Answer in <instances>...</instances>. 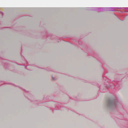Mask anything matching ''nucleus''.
<instances>
[{
  "instance_id": "nucleus-1",
  "label": "nucleus",
  "mask_w": 128,
  "mask_h": 128,
  "mask_svg": "<svg viewBox=\"0 0 128 128\" xmlns=\"http://www.w3.org/2000/svg\"><path fill=\"white\" fill-rule=\"evenodd\" d=\"M115 102L112 100H110L108 102V104L110 106H112L114 104Z\"/></svg>"
},
{
  "instance_id": "nucleus-2",
  "label": "nucleus",
  "mask_w": 128,
  "mask_h": 128,
  "mask_svg": "<svg viewBox=\"0 0 128 128\" xmlns=\"http://www.w3.org/2000/svg\"><path fill=\"white\" fill-rule=\"evenodd\" d=\"M52 79H53V80H54V78H52Z\"/></svg>"
}]
</instances>
